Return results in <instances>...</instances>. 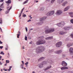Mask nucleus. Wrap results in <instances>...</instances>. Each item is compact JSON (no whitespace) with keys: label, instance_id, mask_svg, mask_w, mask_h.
Segmentation results:
<instances>
[{"label":"nucleus","instance_id":"3","mask_svg":"<svg viewBox=\"0 0 73 73\" xmlns=\"http://www.w3.org/2000/svg\"><path fill=\"white\" fill-rule=\"evenodd\" d=\"M55 31L54 29L52 28L49 29L48 30H46V33H52Z\"/></svg>","mask_w":73,"mask_h":73},{"label":"nucleus","instance_id":"39","mask_svg":"<svg viewBox=\"0 0 73 73\" xmlns=\"http://www.w3.org/2000/svg\"><path fill=\"white\" fill-rule=\"evenodd\" d=\"M53 51H54L53 50H51L49 51V52H53Z\"/></svg>","mask_w":73,"mask_h":73},{"label":"nucleus","instance_id":"9","mask_svg":"<svg viewBox=\"0 0 73 73\" xmlns=\"http://www.w3.org/2000/svg\"><path fill=\"white\" fill-rule=\"evenodd\" d=\"M61 65L64 66H67V63H66L65 61H62V62Z\"/></svg>","mask_w":73,"mask_h":73},{"label":"nucleus","instance_id":"22","mask_svg":"<svg viewBox=\"0 0 73 73\" xmlns=\"http://www.w3.org/2000/svg\"><path fill=\"white\" fill-rule=\"evenodd\" d=\"M44 38V36H41L39 37H38V39L40 40V39H41L42 38Z\"/></svg>","mask_w":73,"mask_h":73},{"label":"nucleus","instance_id":"34","mask_svg":"<svg viewBox=\"0 0 73 73\" xmlns=\"http://www.w3.org/2000/svg\"><path fill=\"white\" fill-rule=\"evenodd\" d=\"M6 62L7 64H9V60H6Z\"/></svg>","mask_w":73,"mask_h":73},{"label":"nucleus","instance_id":"62","mask_svg":"<svg viewBox=\"0 0 73 73\" xmlns=\"http://www.w3.org/2000/svg\"><path fill=\"white\" fill-rule=\"evenodd\" d=\"M23 49H25L24 46H23Z\"/></svg>","mask_w":73,"mask_h":73},{"label":"nucleus","instance_id":"13","mask_svg":"<svg viewBox=\"0 0 73 73\" xmlns=\"http://www.w3.org/2000/svg\"><path fill=\"white\" fill-rule=\"evenodd\" d=\"M62 70H65V69H68V68L66 66H63L60 68Z\"/></svg>","mask_w":73,"mask_h":73},{"label":"nucleus","instance_id":"54","mask_svg":"<svg viewBox=\"0 0 73 73\" xmlns=\"http://www.w3.org/2000/svg\"><path fill=\"white\" fill-rule=\"evenodd\" d=\"M22 63L23 64H24V61H22Z\"/></svg>","mask_w":73,"mask_h":73},{"label":"nucleus","instance_id":"1","mask_svg":"<svg viewBox=\"0 0 73 73\" xmlns=\"http://www.w3.org/2000/svg\"><path fill=\"white\" fill-rule=\"evenodd\" d=\"M45 50V48L44 46H40L36 49V53H40L41 52H44Z\"/></svg>","mask_w":73,"mask_h":73},{"label":"nucleus","instance_id":"8","mask_svg":"<svg viewBox=\"0 0 73 73\" xmlns=\"http://www.w3.org/2000/svg\"><path fill=\"white\" fill-rule=\"evenodd\" d=\"M69 52L70 54H73V48L72 47H70L69 49Z\"/></svg>","mask_w":73,"mask_h":73},{"label":"nucleus","instance_id":"45","mask_svg":"<svg viewBox=\"0 0 73 73\" xmlns=\"http://www.w3.org/2000/svg\"><path fill=\"white\" fill-rule=\"evenodd\" d=\"M23 17H26V15H25V14H24L23 15Z\"/></svg>","mask_w":73,"mask_h":73},{"label":"nucleus","instance_id":"60","mask_svg":"<svg viewBox=\"0 0 73 73\" xmlns=\"http://www.w3.org/2000/svg\"><path fill=\"white\" fill-rule=\"evenodd\" d=\"M7 65V63H6L4 65L5 66H6V65Z\"/></svg>","mask_w":73,"mask_h":73},{"label":"nucleus","instance_id":"49","mask_svg":"<svg viewBox=\"0 0 73 73\" xmlns=\"http://www.w3.org/2000/svg\"><path fill=\"white\" fill-rule=\"evenodd\" d=\"M0 65H2V63L1 62V61H0Z\"/></svg>","mask_w":73,"mask_h":73},{"label":"nucleus","instance_id":"53","mask_svg":"<svg viewBox=\"0 0 73 73\" xmlns=\"http://www.w3.org/2000/svg\"><path fill=\"white\" fill-rule=\"evenodd\" d=\"M29 40L31 39V37H29Z\"/></svg>","mask_w":73,"mask_h":73},{"label":"nucleus","instance_id":"33","mask_svg":"<svg viewBox=\"0 0 73 73\" xmlns=\"http://www.w3.org/2000/svg\"><path fill=\"white\" fill-rule=\"evenodd\" d=\"M43 64L44 65V64H47V62L46 61H44L43 62Z\"/></svg>","mask_w":73,"mask_h":73},{"label":"nucleus","instance_id":"30","mask_svg":"<svg viewBox=\"0 0 73 73\" xmlns=\"http://www.w3.org/2000/svg\"><path fill=\"white\" fill-rule=\"evenodd\" d=\"M45 58L44 57H42L41 58H40L39 59V60H43V59H44Z\"/></svg>","mask_w":73,"mask_h":73},{"label":"nucleus","instance_id":"50","mask_svg":"<svg viewBox=\"0 0 73 73\" xmlns=\"http://www.w3.org/2000/svg\"><path fill=\"white\" fill-rule=\"evenodd\" d=\"M31 21V20L29 19V20L28 21V22H30V21Z\"/></svg>","mask_w":73,"mask_h":73},{"label":"nucleus","instance_id":"29","mask_svg":"<svg viewBox=\"0 0 73 73\" xmlns=\"http://www.w3.org/2000/svg\"><path fill=\"white\" fill-rule=\"evenodd\" d=\"M0 54H3V55H4V53L3 52V51H1V53H0Z\"/></svg>","mask_w":73,"mask_h":73},{"label":"nucleus","instance_id":"27","mask_svg":"<svg viewBox=\"0 0 73 73\" xmlns=\"http://www.w3.org/2000/svg\"><path fill=\"white\" fill-rule=\"evenodd\" d=\"M56 0H51V4H53Z\"/></svg>","mask_w":73,"mask_h":73},{"label":"nucleus","instance_id":"55","mask_svg":"<svg viewBox=\"0 0 73 73\" xmlns=\"http://www.w3.org/2000/svg\"><path fill=\"white\" fill-rule=\"evenodd\" d=\"M1 57H2V56H0V60H1Z\"/></svg>","mask_w":73,"mask_h":73},{"label":"nucleus","instance_id":"42","mask_svg":"<svg viewBox=\"0 0 73 73\" xmlns=\"http://www.w3.org/2000/svg\"><path fill=\"white\" fill-rule=\"evenodd\" d=\"M3 46H0V49H3Z\"/></svg>","mask_w":73,"mask_h":73},{"label":"nucleus","instance_id":"20","mask_svg":"<svg viewBox=\"0 0 73 73\" xmlns=\"http://www.w3.org/2000/svg\"><path fill=\"white\" fill-rule=\"evenodd\" d=\"M52 68V66H48L44 70H48V69H50Z\"/></svg>","mask_w":73,"mask_h":73},{"label":"nucleus","instance_id":"52","mask_svg":"<svg viewBox=\"0 0 73 73\" xmlns=\"http://www.w3.org/2000/svg\"><path fill=\"white\" fill-rule=\"evenodd\" d=\"M21 13H20V15L19 16V17H21Z\"/></svg>","mask_w":73,"mask_h":73},{"label":"nucleus","instance_id":"10","mask_svg":"<svg viewBox=\"0 0 73 73\" xmlns=\"http://www.w3.org/2000/svg\"><path fill=\"white\" fill-rule=\"evenodd\" d=\"M43 65H44L43 63H41L38 64V66L39 68H43Z\"/></svg>","mask_w":73,"mask_h":73},{"label":"nucleus","instance_id":"28","mask_svg":"<svg viewBox=\"0 0 73 73\" xmlns=\"http://www.w3.org/2000/svg\"><path fill=\"white\" fill-rule=\"evenodd\" d=\"M68 14L70 15V16H71V15H73V12H71L68 13Z\"/></svg>","mask_w":73,"mask_h":73},{"label":"nucleus","instance_id":"6","mask_svg":"<svg viewBox=\"0 0 73 73\" xmlns=\"http://www.w3.org/2000/svg\"><path fill=\"white\" fill-rule=\"evenodd\" d=\"M12 8V6H11L10 7H7V11L5 12V14H7V13H9V11Z\"/></svg>","mask_w":73,"mask_h":73},{"label":"nucleus","instance_id":"61","mask_svg":"<svg viewBox=\"0 0 73 73\" xmlns=\"http://www.w3.org/2000/svg\"><path fill=\"white\" fill-rule=\"evenodd\" d=\"M8 56H9V53H8Z\"/></svg>","mask_w":73,"mask_h":73},{"label":"nucleus","instance_id":"57","mask_svg":"<svg viewBox=\"0 0 73 73\" xmlns=\"http://www.w3.org/2000/svg\"><path fill=\"white\" fill-rule=\"evenodd\" d=\"M0 44H3V42H1V41L0 40Z\"/></svg>","mask_w":73,"mask_h":73},{"label":"nucleus","instance_id":"17","mask_svg":"<svg viewBox=\"0 0 73 73\" xmlns=\"http://www.w3.org/2000/svg\"><path fill=\"white\" fill-rule=\"evenodd\" d=\"M73 45V43H68L67 45V46L68 48H69L70 46H72Z\"/></svg>","mask_w":73,"mask_h":73},{"label":"nucleus","instance_id":"51","mask_svg":"<svg viewBox=\"0 0 73 73\" xmlns=\"http://www.w3.org/2000/svg\"><path fill=\"white\" fill-rule=\"evenodd\" d=\"M25 29H26V31H27V32L28 31V29H27V27H26Z\"/></svg>","mask_w":73,"mask_h":73},{"label":"nucleus","instance_id":"18","mask_svg":"<svg viewBox=\"0 0 73 73\" xmlns=\"http://www.w3.org/2000/svg\"><path fill=\"white\" fill-rule=\"evenodd\" d=\"M68 3V2H67V1H65V2H64V3H63L62 4V5L63 7H65V5H66V4H67Z\"/></svg>","mask_w":73,"mask_h":73},{"label":"nucleus","instance_id":"11","mask_svg":"<svg viewBox=\"0 0 73 73\" xmlns=\"http://www.w3.org/2000/svg\"><path fill=\"white\" fill-rule=\"evenodd\" d=\"M46 19V17H44L43 18H42L40 19V21H41L42 23V21H43V20H45Z\"/></svg>","mask_w":73,"mask_h":73},{"label":"nucleus","instance_id":"58","mask_svg":"<svg viewBox=\"0 0 73 73\" xmlns=\"http://www.w3.org/2000/svg\"><path fill=\"white\" fill-rule=\"evenodd\" d=\"M3 70H5V71H7V69H3Z\"/></svg>","mask_w":73,"mask_h":73},{"label":"nucleus","instance_id":"41","mask_svg":"<svg viewBox=\"0 0 73 73\" xmlns=\"http://www.w3.org/2000/svg\"><path fill=\"white\" fill-rule=\"evenodd\" d=\"M24 7L23 9L21 11V13H22V12H23V11L24 9Z\"/></svg>","mask_w":73,"mask_h":73},{"label":"nucleus","instance_id":"16","mask_svg":"<svg viewBox=\"0 0 73 73\" xmlns=\"http://www.w3.org/2000/svg\"><path fill=\"white\" fill-rule=\"evenodd\" d=\"M64 0H58V3L59 4H61L64 2Z\"/></svg>","mask_w":73,"mask_h":73},{"label":"nucleus","instance_id":"19","mask_svg":"<svg viewBox=\"0 0 73 73\" xmlns=\"http://www.w3.org/2000/svg\"><path fill=\"white\" fill-rule=\"evenodd\" d=\"M70 29V28L68 27H65L64 28V29L65 30V31H68V30H69Z\"/></svg>","mask_w":73,"mask_h":73},{"label":"nucleus","instance_id":"31","mask_svg":"<svg viewBox=\"0 0 73 73\" xmlns=\"http://www.w3.org/2000/svg\"><path fill=\"white\" fill-rule=\"evenodd\" d=\"M11 68H12V66H10L9 69H8L7 70L8 71H10V70H11Z\"/></svg>","mask_w":73,"mask_h":73},{"label":"nucleus","instance_id":"24","mask_svg":"<svg viewBox=\"0 0 73 73\" xmlns=\"http://www.w3.org/2000/svg\"><path fill=\"white\" fill-rule=\"evenodd\" d=\"M45 33H46V30H48V29H49V27H48V26H46V27L45 28Z\"/></svg>","mask_w":73,"mask_h":73},{"label":"nucleus","instance_id":"21","mask_svg":"<svg viewBox=\"0 0 73 73\" xmlns=\"http://www.w3.org/2000/svg\"><path fill=\"white\" fill-rule=\"evenodd\" d=\"M6 3L7 4H11V0H9L7 1H6Z\"/></svg>","mask_w":73,"mask_h":73},{"label":"nucleus","instance_id":"46","mask_svg":"<svg viewBox=\"0 0 73 73\" xmlns=\"http://www.w3.org/2000/svg\"><path fill=\"white\" fill-rule=\"evenodd\" d=\"M30 44H32V41H31L30 42H29Z\"/></svg>","mask_w":73,"mask_h":73},{"label":"nucleus","instance_id":"5","mask_svg":"<svg viewBox=\"0 0 73 73\" xmlns=\"http://www.w3.org/2000/svg\"><path fill=\"white\" fill-rule=\"evenodd\" d=\"M65 24V23L64 22V21L58 24H57V25L59 27H62L64 26Z\"/></svg>","mask_w":73,"mask_h":73},{"label":"nucleus","instance_id":"64","mask_svg":"<svg viewBox=\"0 0 73 73\" xmlns=\"http://www.w3.org/2000/svg\"><path fill=\"white\" fill-rule=\"evenodd\" d=\"M2 10V9L0 8V11H1Z\"/></svg>","mask_w":73,"mask_h":73},{"label":"nucleus","instance_id":"63","mask_svg":"<svg viewBox=\"0 0 73 73\" xmlns=\"http://www.w3.org/2000/svg\"><path fill=\"white\" fill-rule=\"evenodd\" d=\"M0 29L1 31V32H2V29H1V28L0 27Z\"/></svg>","mask_w":73,"mask_h":73},{"label":"nucleus","instance_id":"25","mask_svg":"<svg viewBox=\"0 0 73 73\" xmlns=\"http://www.w3.org/2000/svg\"><path fill=\"white\" fill-rule=\"evenodd\" d=\"M17 38H19V36L20 35V32H18V34L17 35Z\"/></svg>","mask_w":73,"mask_h":73},{"label":"nucleus","instance_id":"47","mask_svg":"<svg viewBox=\"0 0 73 73\" xmlns=\"http://www.w3.org/2000/svg\"><path fill=\"white\" fill-rule=\"evenodd\" d=\"M5 50H8V46H7V47H6Z\"/></svg>","mask_w":73,"mask_h":73},{"label":"nucleus","instance_id":"14","mask_svg":"<svg viewBox=\"0 0 73 73\" xmlns=\"http://www.w3.org/2000/svg\"><path fill=\"white\" fill-rule=\"evenodd\" d=\"M69 8H70V7L69 6H68L67 7L65 8L64 10V11H67L68 10V9H69Z\"/></svg>","mask_w":73,"mask_h":73},{"label":"nucleus","instance_id":"32","mask_svg":"<svg viewBox=\"0 0 73 73\" xmlns=\"http://www.w3.org/2000/svg\"><path fill=\"white\" fill-rule=\"evenodd\" d=\"M27 2H28V0H27V1L23 2V4H26V3H27Z\"/></svg>","mask_w":73,"mask_h":73},{"label":"nucleus","instance_id":"56","mask_svg":"<svg viewBox=\"0 0 73 73\" xmlns=\"http://www.w3.org/2000/svg\"><path fill=\"white\" fill-rule=\"evenodd\" d=\"M27 64H28V62H27L26 63H25V65H27Z\"/></svg>","mask_w":73,"mask_h":73},{"label":"nucleus","instance_id":"37","mask_svg":"<svg viewBox=\"0 0 73 73\" xmlns=\"http://www.w3.org/2000/svg\"><path fill=\"white\" fill-rule=\"evenodd\" d=\"M70 22L71 23L73 24V19L70 20Z\"/></svg>","mask_w":73,"mask_h":73},{"label":"nucleus","instance_id":"43","mask_svg":"<svg viewBox=\"0 0 73 73\" xmlns=\"http://www.w3.org/2000/svg\"><path fill=\"white\" fill-rule=\"evenodd\" d=\"M29 17H30V19H32V17H31V15H30L29 16Z\"/></svg>","mask_w":73,"mask_h":73},{"label":"nucleus","instance_id":"59","mask_svg":"<svg viewBox=\"0 0 73 73\" xmlns=\"http://www.w3.org/2000/svg\"><path fill=\"white\" fill-rule=\"evenodd\" d=\"M3 1H4V0H1L0 1H1V2H3Z\"/></svg>","mask_w":73,"mask_h":73},{"label":"nucleus","instance_id":"23","mask_svg":"<svg viewBox=\"0 0 73 73\" xmlns=\"http://www.w3.org/2000/svg\"><path fill=\"white\" fill-rule=\"evenodd\" d=\"M65 33H66V32H64L63 31H60V35H64V34H65Z\"/></svg>","mask_w":73,"mask_h":73},{"label":"nucleus","instance_id":"12","mask_svg":"<svg viewBox=\"0 0 73 73\" xmlns=\"http://www.w3.org/2000/svg\"><path fill=\"white\" fill-rule=\"evenodd\" d=\"M62 12L61 10H58L56 12V13L58 15H61Z\"/></svg>","mask_w":73,"mask_h":73},{"label":"nucleus","instance_id":"48","mask_svg":"<svg viewBox=\"0 0 73 73\" xmlns=\"http://www.w3.org/2000/svg\"><path fill=\"white\" fill-rule=\"evenodd\" d=\"M71 17H73V14L70 16Z\"/></svg>","mask_w":73,"mask_h":73},{"label":"nucleus","instance_id":"26","mask_svg":"<svg viewBox=\"0 0 73 73\" xmlns=\"http://www.w3.org/2000/svg\"><path fill=\"white\" fill-rule=\"evenodd\" d=\"M52 38V37H48L45 38L46 40H49L50 39H51V38Z\"/></svg>","mask_w":73,"mask_h":73},{"label":"nucleus","instance_id":"38","mask_svg":"<svg viewBox=\"0 0 73 73\" xmlns=\"http://www.w3.org/2000/svg\"><path fill=\"white\" fill-rule=\"evenodd\" d=\"M37 25H41V23H36Z\"/></svg>","mask_w":73,"mask_h":73},{"label":"nucleus","instance_id":"2","mask_svg":"<svg viewBox=\"0 0 73 73\" xmlns=\"http://www.w3.org/2000/svg\"><path fill=\"white\" fill-rule=\"evenodd\" d=\"M45 41L43 40L42 39L40 40H39L37 41L36 42V45H41V44H45Z\"/></svg>","mask_w":73,"mask_h":73},{"label":"nucleus","instance_id":"40","mask_svg":"<svg viewBox=\"0 0 73 73\" xmlns=\"http://www.w3.org/2000/svg\"><path fill=\"white\" fill-rule=\"evenodd\" d=\"M25 40H27V36H25Z\"/></svg>","mask_w":73,"mask_h":73},{"label":"nucleus","instance_id":"36","mask_svg":"<svg viewBox=\"0 0 73 73\" xmlns=\"http://www.w3.org/2000/svg\"><path fill=\"white\" fill-rule=\"evenodd\" d=\"M21 68H22V69H23V64H21Z\"/></svg>","mask_w":73,"mask_h":73},{"label":"nucleus","instance_id":"35","mask_svg":"<svg viewBox=\"0 0 73 73\" xmlns=\"http://www.w3.org/2000/svg\"><path fill=\"white\" fill-rule=\"evenodd\" d=\"M2 22V19H0V24H1Z\"/></svg>","mask_w":73,"mask_h":73},{"label":"nucleus","instance_id":"44","mask_svg":"<svg viewBox=\"0 0 73 73\" xmlns=\"http://www.w3.org/2000/svg\"><path fill=\"white\" fill-rule=\"evenodd\" d=\"M44 8H41L40 9V11H42L43 10H44Z\"/></svg>","mask_w":73,"mask_h":73},{"label":"nucleus","instance_id":"15","mask_svg":"<svg viewBox=\"0 0 73 73\" xmlns=\"http://www.w3.org/2000/svg\"><path fill=\"white\" fill-rule=\"evenodd\" d=\"M62 50H60L55 52V53L56 54H60V53H62Z\"/></svg>","mask_w":73,"mask_h":73},{"label":"nucleus","instance_id":"4","mask_svg":"<svg viewBox=\"0 0 73 73\" xmlns=\"http://www.w3.org/2000/svg\"><path fill=\"white\" fill-rule=\"evenodd\" d=\"M54 11H50L48 12L46 14V15L48 16H52V15H53V14H54Z\"/></svg>","mask_w":73,"mask_h":73},{"label":"nucleus","instance_id":"7","mask_svg":"<svg viewBox=\"0 0 73 73\" xmlns=\"http://www.w3.org/2000/svg\"><path fill=\"white\" fill-rule=\"evenodd\" d=\"M62 45V42H59L57 43L56 44V47H60Z\"/></svg>","mask_w":73,"mask_h":73}]
</instances>
